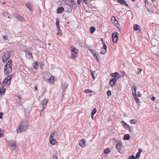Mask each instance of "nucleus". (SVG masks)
Listing matches in <instances>:
<instances>
[{"label":"nucleus","mask_w":159,"mask_h":159,"mask_svg":"<svg viewBox=\"0 0 159 159\" xmlns=\"http://www.w3.org/2000/svg\"><path fill=\"white\" fill-rule=\"evenodd\" d=\"M12 61V60L10 59L6 63L4 69V73L5 75L9 74L11 72Z\"/></svg>","instance_id":"obj_1"},{"label":"nucleus","mask_w":159,"mask_h":159,"mask_svg":"<svg viewBox=\"0 0 159 159\" xmlns=\"http://www.w3.org/2000/svg\"><path fill=\"white\" fill-rule=\"evenodd\" d=\"M29 125L26 120L21 121L20 124L19 125V129L17 130V133L25 131L27 129Z\"/></svg>","instance_id":"obj_2"},{"label":"nucleus","mask_w":159,"mask_h":159,"mask_svg":"<svg viewBox=\"0 0 159 159\" xmlns=\"http://www.w3.org/2000/svg\"><path fill=\"white\" fill-rule=\"evenodd\" d=\"M136 88L137 86L135 85V83H134L132 87V94L134 98L135 101L137 103H139V99L136 95Z\"/></svg>","instance_id":"obj_3"},{"label":"nucleus","mask_w":159,"mask_h":159,"mask_svg":"<svg viewBox=\"0 0 159 159\" xmlns=\"http://www.w3.org/2000/svg\"><path fill=\"white\" fill-rule=\"evenodd\" d=\"M11 78L12 76L11 75L7 76L3 80L2 84V85L4 86L6 84H7L8 85H10L11 84Z\"/></svg>","instance_id":"obj_4"},{"label":"nucleus","mask_w":159,"mask_h":159,"mask_svg":"<svg viewBox=\"0 0 159 159\" xmlns=\"http://www.w3.org/2000/svg\"><path fill=\"white\" fill-rule=\"evenodd\" d=\"M116 148L120 153H123L124 148L121 142L120 141L116 143Z\"/></svg>","instance_id":"obj_5"},{"label":"nucleus","mask_w":159,"mask_h":159,"mask_svg":"<svg viewBox=\"0 0 159 159\" xmlns=\"http://www.w3.org/2000/svg\"><path fill=\"white\" fill-rule=\"evenodd\" d=\"M64 11L66 12L70 13L72 11L71 6L68 3H66L64 5Z\"/></svg>","instance_id":"obj_6"},{"label":"nucleus","mask_w":159,"mask_h":159,"mask_svg":"<svg viewBox=\"0 0 159 159\" xmlns=\"http://www.w3.org/2000/svg\"><path fill=\"white\" fill-rule=\"evenodd\" d=\"M118 33L114 32L112 34V41L114 43H116L118 41Z\"/></svg>","instance_id":"obj_7"},{"label":"nucleus","mask_w":159,"mask_h":159,"mask_svg":"<svg viewBox=\"0 0 159 159\" xmlns=\"http://www.w3.org/2000/svg\"><path fill=\"white\" fill-rule=\"evenodd\" d=\"M118 80L117 78H113L110 80L109 82V85L112 87H113L117 82Z\"/></svg>","instance_id":"obj_8"},{"label":"nucleus","mask_w":159,"mask_h":159,"mask_svg":"<svg viewBox=\"0 0 159 159\" xmlns=\"http://www.w3.org/2000/svg\"><path fill=\"white\" fill-rule=\"evenodd\" d=\"M10 55L8 52L6 53L2 56V60L3 62H6L9 58Z\"/></svg>","instance_id":"obj_9"},{"label":"nucleus","mask_w":159,"mask_h":159,"mask_svg":"<svg viewBox=\"0 0 159 159\" xmlns=\"http://www.w3.org/2000/svg\"><path fill=\"white\" fill-rule=\"evenodd\" d=\"M26 56L27 58L30 59L33 58V56L32 53L28 50L25 51Z\"/></svg>","instance_id":"obj_10"},{"label":"nucleus","mask_w":159,"mask_h":159,"mask_svg":"<svg viewBox=\"0 0 159 159\" xmlns=\"http://www.w3.org/2000/svg\"><path fill=\"white\" fill-rule=\"evenodd\" d=\"M48 102L47 99H45L42 102L41 104H42L43 109L41 110V111H43L46 106Z\"/></svg>","instance_id":"obj_11"},{"label":"nucleus","mask_w":159,"mask_h":159,"mask_svg":"<svg viewBox=\"0 0 159 159\" xmlns=\"http://www.w3.org/2000/svg\"><path fill=\"white\" fill-rule=\"evenodd\" d=\"M8 143L9 145L13 147L14 148L16 147V142L12 140H10L8 141Z\"/></svg>","instance_id":"obj_12"},{"label":"nucleus","mask_w":159,"mask_h":159,"mask_svg":"<svg viewBox=\"0 0 159 159\" xmlns=\"http://www.w3.org/2000/svg\"><path fill=\"white\" fill-rule=\"evenodd\" d=\"M117 2L121 4L125 5L127 7H129V5L127 4L125 0H117Z\"/></svg>","instance_id":"obj_13"},{"label":"nucleus","mask_w":159,"mask_h":159,"mask_svg":"<svg viewBox=\"0 0 159 159\" xmlns=\"http://www.w3.org/2000/svg\"><path fill=\"white\" fill-rule=\"evenodd\" d=\"M86 141L84 139H82L79 143V145L82 147H84L85 145Z\"/></svg>","instance_id":"obj_14"},{"label":"nucleus","mask_w":159,"mask_h":159,"mask_svg":"<svg viewBox=\"0 0 159 159\" xmlns=\"http://www.w3.org/2000/svg\"><path fill=\"white\" fill-rule=\"evenodd\" d=\"M6 89L4 88V86L2 85L0 88V94L2 95L5 93Z\"/></svg>","instance_id":"obj_15"},{"label":"nucleus","mask_w":159,"mask_h":159,"mask_svg":"<svg viewBox=\"0 0 159 159\" xmlns=\"http://www.w3.org/2000/svg\"><path fill=\"white\" fill-rule=\"evenodd\" d=\"M111 75L113 77L120 78V74L118 73L115 72L114 73L111 74Z\"/></svg>","instance_id":"obj_16"},{"label":"nucleus","mask_w":159,"mask_h":159,"mask_svg":"<svg viewBox=\"0 0 159 159\" xmlns=\"http://www.w3.org/2000/svg\"><path fill=\"white\" fill-rule=\"evenodd\" d=\"M134 29L136 31L140 30V27L138 25L135 24L134 25Z\"/></svg>","instance_id":"obj_17"},{"label":"nucleus","mask_w":159,"mask_h":159,"mask_svg":"<svg viewBox=\"0 0 159 159\" xmlns=\"http://www.w3.org/2000/svg\"><path fill=\"white\" fill-rule=\"evenodd\" d=\"M64 10V8L63 7H61L58 8L57 10V13L58 14L61 13Z\"/></svg>","instance_id":"obj_18"},{"label":"nucleus","mask_w":159,"mask_h":159,"mask_svg":"<svg viewBox=\"0 0 159 159\" xmlns=\"http://www.w3.org/2000/svg\"><path fill=\"white\" fill-rule=\"evenodd\" d=\"M49 142L50 143L53 145H55L57 142L56 140L53 138L49 139Z\"/></svg>","instance_id":"obj_19"},{"label":"nucleus","mask_w":159,"mask_h":159,"mask_svg":"<svg viewBox=\"0 0 159 159\" xmlns=\"http://www.w3.org/2000/svg\"><path fill=\"white\" fill-rule=\"evenodd\" d=\"M71 48H72L73 49L71 50L70 51L72 52H74L76 54H77L78 53V50L76 49L75 48L73 47V46L71 47Z\"/></svg>","instance_id":"obj_20"},{"label":"nucleus","mask_w":159,"mask_h":159,"mask_svg":"<svg viewBox=\"0 0 159 159\" xmlns=\"http://www.w3.org/2000/svg\"><path fill=\"white\" fill-rule=\"evenodd\" d=\"M130 137V136L129 134H125L124 135V139L128 140Z\"/></svg>","instance_id":"obj_21"},{"label":"nucleus","mask_w":159,"mask_h":159,"mask_svg":"<svg viewBox=\"0 0 159 159\" xmlns=\"http://www.w3.org/2000/svg\"><path fill=\"white\" fill-rule=\"evenodd\" d=\"M72 7L73 10L76 9L77 7V5L76 4H75L73 1H72L71 2Z\"/></svg>","instance_id":"obj_22"},{"label":"nucleus","mask_w":159,"mask_h":159,"mask_svg":"<svg viewBox=\"0 0 159 159\" xmlns=\"http://www.w3.org/2000/svg\"><path fill=\"white\" fill-rule=\"evenodd\" d=\"M26 6L30 10H31L32 9L31 5L30 2H28L26 4Z\"/></svg>","instance_id":"obj_23"},{"label":"nucleus","mask_w":159,"mask_h":159,"mask_svg":"<svg viewBox=\"0 0 159 159\" xmlns=\"http://www.w3.org/2000/svg\"><path fill=\"white\" fill-rule=\"evenodd\" d=\"M69 57L71 59H75L77 57V56L72 53Z\"/></svg>","instance_id":"obj_24"},{"label":"nucleus","mask_w":159,"mask_h":159,"mask_svg":"<svg viewBox=\"0 0 159 159\" xmlns=\"http://www.w3.org/2000/svg\"><path fill=\"white\" fill-rule=\"evenodd\" d=\"M110 152H111L110 149L109 148H106L104 150V153H105L106 154H107L108 153Z\"/></svg>","instance_id":"obj_25"},{"label":"nucleus","mask_w":159,"mask_h":159,"mask_svg":"<svg viewBox=\"0 0 159 159\" xmlns=\"http://www.w3.org/2000/svg\"><path fill=\"white\" fill-rule=\"evenodd\" d=\"M33 66L34 69H37L38 67L39 66L37 62H34L33 64Z\"/></svg>","instance_id":"obj_26"},{"label":"nucleus","mask_w":159,"mask_h":159,"mask_svg":"<svg viewBox=\"0 0 159 159\" xmlns=\"http://www.w3.org/2000/svg\"><path fill=\"white\" fill-rule=\"evenodd\" d=\"M130 122L131 124H135L137 123V121L136 119H132L130 121Z\"/></svg>","instance_id":"obj_27"},{"label":"nucleus","mask_w":159,"mask_h":159,"mask_svg":"<svg viewBox=\"0 0 159 159\" xmlns=\"http://www.w3.org/2000/svg\"><path fill=\"white\" fill-rule=\"evenodd\" d=\"M54 79V77L52 76H51V77L48 79V80L47 81H48V82H53Z\"/></svg>","instance_id":"obj_28"},{"label":"nucleus","mask_w":159,"mask_h":159,"mask_svg":"<svg viewBox=\"0 0 159 159\" xmlns=\"http://www.w3.org/2000/svg\"><path fill=\"white\" fill-rule=\"evenodd\" d=\"M95 28L93 26H92L90 28V33L91 34H92L95 31Z\"/></svg>","instance_id":"obj_29"},{"label":"nucleus","mask_w":159,"mask_h":159,"mask_svg":"<svg viewBox=\"0 0 159 159\" xmlns=\"http://www.w3.org/2000/svg\"><path fill=\"white\" fill-rule=\"evenodd\" d=\"M15 96H16V97H17V99H16V101H17V102L20 104V102H21V101L20 100V97L19 96H18V95H16Z\"/></svg>","instance_id":"obj_30"},{"label":"nucleus","mask_w":159,"mask_h":159,"mask_svg":"<svg viewBox=\"0 0 159 159\" xmlns=\"http://www.w3.org/2000/svg\"><path fill=\"white\" fill-rule=\"evenodd\" d=\"M101 50L100 53L102 54H105L106 52V50L103 49L102 48H101Z\"/></svg>","instance_id":"obj_31"},{"label":"nucleus","mask_w":159,"mask_h":159,"mask_svg":"<svg viewBox=\"0 0 159 159\" xmlns=\"http://www.w3.org/2000/svg\"><path fill=\"white\" fill-rule=\"evenodd\" d=\"M147 10L148 12H150L151 13H152L154 11V10L152 8H148Z\"/></svg>","instance_id":"obj_32"},{"label":"nucleus","mask_w":159,"mask_h":159,"mask_svg":"<svg viewBox=\"0 0 159 159\" xmlns=\"http://www.w3.org/2000/svg\"><path fill=\"white\" fill-rule=\"evenodd\" d=\"M90 71L91 73V74L92 76V78H93V80H94L95 78V77L94 76V74L93 73L95 72V71H93L92 70H90Z\"/></svg>","instance_id":"obj_33"},{"label":"nucleus","mask_w":159,"mask_h":159,"mask_svg":"<svg viewBox=\"0 0 159 159\" xmlns=\"http://www.w3.org/2000/svg\"><path fill=\"white\" fill-rule=\"evenodd\" d=\"M97 111V110L96 108H95L92 110L91 114L94 115Z\"/></svg>","instance_id":"obj_34"},{"label":"nucleus","mask_w":159,"mask_h":159,"mask_svg":"<svg viewBox=\"0 0 159 159\" xmlns=\"http://www.w3.org/2000/svg\"><path fill=\"white\" fill-rule=\"evenodd\" d=\"M93 56L94 57H95V58L97 60V61L98 62V56H99V55H98L97 54H96V53H94L93 54Z\"/></svg>","instance_id":"obj_35"},{"label":"nucleus","mask_w":159,"mask_h":159,"mask_svg":"<svg viewBox=\"0 0 159 159\" xmlns=\"http://www.w3.org/2000/svg\"><path fill=\"white\" fill-rule=\"evenodd\" d=\"M68 87V84L66 83L64 84H63L62 85V87L63 88V89L64 90L65 89H66V88Z\"/></svg>","instance_id":"obj_36"},{"label":"nucleus","mask_w":159,"mask_h":159,"mask_svg":"<svg viewBox=\"0 0 159 159\" xmlns=\"http://www.w3.org/2000/svg\"><path fill=\"white\" fill-rule=\"evenodd\" d=\"M18 18V19H17L22 22L24 21H25L22 17L21 16H19Z\"/></svg>","instance_id":"obj_37"},{"label":"nucleus","mask_w":159,"mask_h":159,"mask_svg":"<svg viewBox=\"0 0 159 159\" xmlns=\"http://www.w3.org/2000/svg\"><path fill=\"white\" fill-rule=\"evenodd\" d=\"M84 92L85 93H92L93 91L91 90H89V89H85L84 90Z\"/></svg>","instance_id":"obj_38"},{"label":"nucleus","mask_w":159,"mask_h":159,"mask_svg":"<svg viewBox=\"0 0 159 159\" xmlns=\"http://www.w3.org/2000/svg\"><path fill=\"white\" fill-rule=\"evenodd\" d=\"M140 154L139 153L137 152V154L136 155V157H135V159H139L140 156Z\"/></svg>","instance_id":"obj_39"},{"label":"nucleus","mask_w":159,"mask_h":159,"mask_svg":"<svg viewBox=\"0 0 159 159\" xmlns=\"http://www.w3.org/2000/svg\"><path fill=\"white\" fill-rule=\"evenodd\" d=\"M121 124L122 125L123 127H125V126L127 125V124L124 121L121 122Z\"/></svg>","instance_id":"obj_40"},{"label":"nucleus","mask_w":159,"mask_h":159,"mask_svg":"<svg viewBox=\"0 0 159 159\" xmlns=\"http://www.w3.org/2000/svg\"><path fill=\"white\" fill-rule=\"evenodd\" d=\"M3 15L4 16H8V12L7 11H3Z\"/></svg>","instance_id":"obj_41"},{"label":"nucleus","mask_w":159,"mask_h":159,"mask_svg":"<svg viewBox=\"0 0 159 159\" xmlns=\"http://www.w3.org/2000/svg\"><path fill=\"white\" fill-rule=\"evenodd\" d=\"M56 25L57 27V26H59V20L58 19H56Z\"/></svg>","instance_id":"obj_42"},{"label":"nucleus","mask_w":159,"mask_h":159,"mask_svg":"<svg viewBox=\"0 0 159 159\" xmlns=\"http://www.w3.org/2000/svg\"><path fill=\"white\" fill-rule=\"evenodd\" d=\"M107 95L108 96H111V92L110 90H108L107 91Z\"/></svg>","instance_id":"obj_43"},{"label":"nucleus","mask_w":159,"mask_h":159,"mask_svg":"<svg viewBox=\"0 0 159 159\" xmlns=\"http://www.w3.org/2000/svg\"><path fill=\"white\" fill-rule=\"evenodd\" d=\"M55 131H54L50 135V137L49 139L53 138V136L54 134V132Z\"/></svg>","instance_id":"obj_44"},{"label":"nucleus","mask_w":159,"mask_h":159,"mask_svg":"<svg viewBox=\"0 0 159 159\" xmlns=\"http://www.w3.org/2000/svg\"><path fill=\"white\" fill-rule=\"evenodd\" d=\"M103 47L102 48L104 50H107V46L105 43H103Z\"/></svg>","instance_id":"obj_45"},{"label":"nucleus","mask_w":159,"mask_h":159,"mask_svg":"<svg viewBox=\"0 0 159 159\" xmlns=\"http://www.w3.org/2000/svg\"><path fill=\"white\" fill-rule=\"evenodd\" d=\"M128 159H135V157L134 155H132L130 156H129L128 157Z\"/></svg>","instance_id":"obj_46"},{"label":"nucleus","mask_w":159,"mask_h":159,"mask_svg":"<svg viewBox=\"0 0 159 159\" xmlns=\"http://www.w3.org/2000/svg\"><path fill=\"white\" fill-rule=\"evenodd\" d=\"M57 35H59L60 34V36H61L62 35V33L61 32V31H57Z\"/></svg>","instance_id":"obj_47"},{"label":"nucleus","mask_w":159,"mask_h":159,"mask_svg":"<svg viewBox=\"0 0 159 159\" xmlns=\"http://www.w3.org/2000/svg\"><path fill=\"white\" fill-rule=\"evenodd\" d=\"M114 18V19H115V21H114V24H115L116 25L118 23V21H117L115 19V17H114V16H113V17H112L111 19H112V18Z\"/></svg>","instance_id":"obj_48"},{"label":"nucleus","mask_w":159,"mask_h":159,"mask_svg":"<svg viewBox=\"0 0 159 159\" xmlns=\"http://www.w3.org/2000/svg\"><path fill=\"white\" fill-rule=\"evenodd\" d=\"M3 39L4 40H7L8 39V37H7L5 35L3 36Z\"/></svg>","instance_id":"obj_49"},{"label":"nucleus","mask_w":159,"mask_h":159,"mask_svg":"<svg viewBox=\"0 0 159 159\" xmlns=\"http://www.w3.org/2000/svg\"><path fill=\"white\" fill-rule=\"evenodd\" d=\"M138 72H137V74H140L141 71H142V70L140 69H139V68H138Z\"/></svg>","instance_id":"obj_50"},{"label":"nucleus","mask_w":159,"mask_h":159,"mask_svg":"<svg viewBox=\"0 0 159 159\" xmlns=\"http://www.w3.org/2000/svg\"><path fill=\"white\" fill-rule=\"evenodd\" d=\"M116 26L118 28L119 30H120V25H119V24H118V23L116 25Z\"/></svg>","instance_id":"obj_51"},{"label":"nucleus","mask_w":159,"mask_h":159,"mask_svg":"<svg viewBox=\"0 0 159 159\" xmlns=\"http://www.w3.org/2000/svg\"><path fill=\"white\" fill-rule=\"evenodd\" d=\"M137 96L139 97H140L141 96V94L139 91L137 92Z\"/></svg>","instance_id":"obj_52"},{"label":"nucleus","mask_w":159,"mask_h":159,"mask_svg":"<svg viewBox=\"0 0 159 159\" xmlns=\"http://www.w3.org/2000/svg\"><path fill=\"white\" fill-rule=\"evenodd\" d=\"M19 16H18L16 14L14 15V17L17 19H18V18L19 17Z\"/></svg>","instance_id":"obj_53"},{"label":"nucleus","mask_w":159,"mask_h":159,"mask_svg":"<svg viewBox=\"0 0 159 159\" xmlns=\"http://www.w3.org/2000/svg\"><path fill=\"white\" fill-rule=\"evenodd\" d=\"M82 0H78L77 1V3L78 4H80Z\"/></svg>","instance_id":"obj_54"},{"label":"nucleus","mask_w":159,"mask_h":159,"mask_svg":"<svg viewBox=\"0 0 159 159\" xmlns=\"http://www.w3.org/2000/svg\"><path fill=\"white\" fill-rule=\"evenodd\" d=\"M52 159H57V157L56 155H54Z\"/></svg>","instance_id":"obj_55"},{"label":"nucleus","mask_w":159,"mask_h":159,"mask_svg":"<svg viewBox=\"0 0 159 159\" xmlns=\"http://www.w3.org/2000/svg\"><path fill=\"white\" fill-rule=\"evenodd\" d=\"M3 114L2 112L0 113V118L1 119L2 118V115Z\"/></svg>","instance_id":"obj_56"},{"label":"nucleus","mask_w":159,"mask_h":159,"mask_svg":"<svg viewBox=\"0 0 159 159\" xmlns=\"http://www.w3.org/2000/svg\"><path fill=\"white\" fill-rule=\"evenodd\" d=\"M142 150L141 149V148H139V152H138V153H139L140 154L141 152H142Z\"/></svg>","instance_id":"obj_57"},{"label":"nucleus","mask_w":159,"mask_h":159,"mask_svg":"<svg viewBox=\"0 0 159 159\" xmlns=\"http://www.w3.org/2000/svg\"><path fill=\"white\" fill-rule=\"evenodd\" d=\"M57 31H61V30L60 29V26H57Z\"/></svg>","instance_id":"obj_58"},{"label":"nucleus","mask_w":159,"mask_h":159,"mask_svg":"<svg viewBox=\"0 0 159 159\" xmlns=\"http://www.w3.org/2000/svg\"><path fill=\"white\" fill-rule=\"evenodd\" d=\"M88 2V0H83V2L85 3L86 5H87V2Z\"/></svg>","instance_id":"obj_59"},{"label":"nucleus","mask_w":159,"mask_h":159,"mask_svg":"<svg viewBox=\"0 0 159 159\" xmlns=\"http://www.w3.org/2000/svg\"><path fill=\"white\" fill-rule=\"evenodd\" d=\"M129 129L130 132H132L133 130V127H132V128Z\"/></svg>","instance_id":"obj_60"},{"label":"nucleus","mask_w":159,"mask_h":159,"mask_svg":"<svg viewBox=\"0 0 159 159\" xmlns=\"http://www.w3.org/2000/svg\"><path fill=\"white\" fill-rule=\"evenodd\" d=\"M127 126V127L129 129H130L131 128H132V127L130 126L129 125L127 124V125H126Z\"/></svg>","instance_id":"obj_61"},{"label":"nucleus","mask_w":159,"mask_h":159,"mask_svg":"<svg viewBox=\"0 0 159 159\" xmlns=\"http://www.w3.org/2000/svg\"><path fill=\"white\" fill-rule=\"evenodd\" d=\"M151 99L153 101H154L155 100V98L154 97H153Z\"/></svg>","instance_id":"obj_62"},{"label":"nucleus","mask_w":159,"mask_h":159,"mask_svg":"<svg viewBox=\"0 0 159 159\" xmlns=\"http://www.w3.org/2000/svg\"><path fill=\"white\" fill-rule=\"evenodd\" d=\"M101 41L102 42V43H105V42L103 41V40L102 38H101L100 39Z\"/></svg>","instance_id":"obj_63"},{"label":"nucleus","mask_w":159,"mask_h":159,"mask_svg":"<svg viewBox=\"0 0 159 159\" xmlns=\"http://www.w3.org/2000/svg\"><path fill=\"white\" fill-rule=\"evenodd\" d=\"M34 89H35L34 90V91H35L36 90H37L38 89V87L37 86H35V87H34Z\"/></svg>","instance_id":"obj_64"}]
</instances>
